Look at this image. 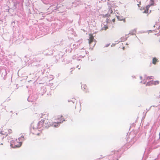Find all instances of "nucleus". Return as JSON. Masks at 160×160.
I'll return each instance as SVG.
<instances>
[{"mask_svg": "<svg viewBox=\"0 0 160 160\" xmlns=\"http://www.w3.org/2000/svg\"><path fill=\"white\" fill-rule=\"evenodd\" d=\"M38 126L39 128H48L51 126V124L48 119L44 118L39 122Z\"/></svg>", "mask_w": 160, "mask_h": 160, "instance_id": "nucleus-1", "label": "nucleus"}, {"mask_svg": "<svg viewBox=\"0 0 160 160\" xmlns=\"http://www.w3.org/2000/svg\"><path fill=\"white\" fill-rule=\"evenodd\" d=\"M12 132V130L9 128H3L1 131V134L2 135L7 136Z\"/></svg>", "mask_w": 160, "mask_h": 160, "instance_id": "nucleus-2", "label": "nucleus"}, {"mask_svg": "<svg viewBox=\"0 0 160 160\" xmlns=\"http://www.w3.org/2000/svg\"><path fill=\"white\" fill-rule=\"evenodd\" d=\"M64 121V120L62 118V116H61V117L58 118L57 122L53 123L52 125L54 127H58L60 125V123H62Z\"/></svg>", "mask_w": 160, "mask_h": 160, "instance_id": "nucleus-3", "label": "nucleus"}, {"mask_svg": "<svg viewBox=\"0 0 160 160\" xmlns=\"http://www.w3.org/2000/svg\"><path fill=\"white\" fill-rule=\"evenodd\" d=\"M11 146L13 148H19L20 147V142H19L17 139L12 141L11 143Z\"/></svg>", "mask_w": 160, "mask_h": 160, "instance_id": "nucleus-4", "label": "nucleus"}, {"mask_svg": "<svg viewBox=\"0 0 160 160\" xmlns=\"http://www.w3.org/2000/svg\"><path fill=\"white\" fill-rule=\"evenodd\" d=\"M89 38L88 39V43L90 44L92 42L94 39V38L93 35L92 34H89Z\"/></svg>", "mask_w": 160, "mask_h": 160, "instance_id": "nucleus-5", "label": "nucleus"}, {"mask_svg": "<svg viewBox=\"0 0 160 160\" xmlns=\"http://www.w3.org/2000/svg\"><path fill=\"white\" fill-rule=\"evenodd\" d=\"M150 82H151V84H152V85H156L158 84L159 83V82L158 81H152Z\"/></svg>", "mask_w": 160, "mask_h": 160, "instance_id": "nucleus-6", "label": "nucleus"}, {"mask_svg": "<svg viewBox=\"0 0 160 160\" xmlns=\"http://www.w3.org/2000/svg\"><path fill=\"white\" fill-rule=\"evenodd\" d=\"M158 62V59L156 58H154L152 59V63L154 64H155L157 62Z\"/></svg>", "mask_w": 160, "mask_h": 160, "instance_id": "nucleus-7", "label": "nucleus"}, {"mask_svg": "<svg viewBox=\"0 0 160 160\" xmlns=\"http://www.w3.org/2000/svg\"><path fill=\"white\" fill-rule=\"evenodd\" d=\"M110 15L109 14H107L104 15H103V17L104 18H105L107 17H110Z\"/></svg>", "mask_w": 160, "mask_h": 160, "instance_id": "nucleus-8", "label": "nucleus"}, {"mask_svg": "<svg viewBox=\"0 0 160 160\" xmlns=\"http://www.w3.org/2000/svg\"><path fill=\"white\" fill-rule=\"evenodd\" d=\"M108 28V27L104 26L102 28V30H106Z\"/></svg>", "mask_w": 160, "mask_h": 160, "instance_id": "nucleus-9", "label": "nucleus"}, {"mask_svg": "<svg viewBox=\"0 0 160 160\" xmlns=\"http://www.w3.org/2000/svg\"><path fill=\"white\" fill-rule=\"evenodd\" d=\"M108 12L110 14H112L113 12L112 10V9L111 8H110L108 10Z\"/></svg>", "mask_w": 160, "mask_h": 160, "instance_id": "nucleus-10", "label": "nucleus"}, {"mask_svg": "<svg viewBox=\"0 0 160 160\" xmlns=\"http://www.w3.org/2000/svg\"><path fill=\"white\" fill-rule=\"evenodd\" d=\"M150 7V5H149L146 6V10H148V11L149 8Z\"/></svg>", "mask_w": 160, "mask_h": 160, "instance_id": "nucleus-11", "label": "nucleus"}, {"mask_svg": "<svg viewBox=\"0 0 160 160\" xmlns=\"http://www.w3.org/2000/svg\"><path fill=\"white\" fill-rule=\"evenodd\" d=\"M152 76H151V77H148L147 78V79H152Z\"/></svg>", "mask_w": 160, "mask_h": 160, "instance_id": "nucleus-12", "label": "nucleus"}, {"mask_svg": "<svg viewBox=\"0 0 160 160\" xmlns=\"http://www.w3.org/2000/svg\"><path fill=\"white\" fill-rule=\"evenodd\" d=\"M148 10H145L143 12V13H148Z\"/></svg>", "mask_w": 160, "mask_h": 160, "instance_id": "nucleus-13", "label": "nucleus"}, {"mask_svg": "<svg viewBox=\"0 0 160 160\" xmlns=\"http://www.w3.org/2000/svg\"><path fill=\"white\" fill-rule=\"evenodd\" d=\"M82 86L83 87V88H84L85 89V87H86V86L85 85H82Z\"/></svg>", "mask_w": 160, "mask_h": 160, "instance_id": "nucleus-14", "label": "nucleus"}, {"mask_svg": "<svg viewBox=\"0 0 160 160\" xmlns=\"http://www.w3.org/2000/svg\"><path fill=\"white\" fill-rule=\"evenodd\" d=\"M112 21L113 22H115V18L113 19H112Z\"/></svg>", "mask_w": 160, "mask_h": 160, "instance_id": "nucleus-15", "label": "nucleus"}, {"mask_svg": "<svg viewBox=\"0 0 160 160\" xmlns=\"http://www.w3.org/2000/svg\"><path fill=\"white\" fill-rule=\"evenodd\" d=\"M123 21L124 22H125V19H123Z\"/></svg>", "mask_w": 160, "mask_h": 160, "instance_id": "nucleus-16", "label": "nucleus"}, {"mask_svg": "<svg viewBox=\"0 0 160 160\" xmlns=\"http://www.w3.org/2000/svg\"><path fill=\"white\" fill-rule=\"evenodd\" d=\"M139 4H141V2H140L139 4H138V7H140Z\"/></svg>", "mask_w": 160, "mask_h": 160, "instance_id": "nucleus-17", "label": "nucleus"}, {"mask_svg": "<svg viewBox=\"0 0 160 160\" xmlns=\"http://www.w3.org/2000/svg\"><path fill=\"white\" fill-rule=\"evenodd\" d=\"M22 138H24V137H23H23L21 136V138H22Z\"/></svg>", "mask_w": 160, "mask_h": 160, "instance_id": "nucleus-18", "label": "nucleus"}, {"mask_svg": "<svg viewBox=\"0 0 160 160\" xmlns=\"http://www.w3.org/2000/svg\"><path fill=\"white\" fill-rule=\"evenodd\" d=\"M21 145H22V142H21V144H20L21 146Z\"/></svg>", "mask_w": 160, "mask_h": 160, "instance_id": "nucleus-19", "label": "nucleus"}]
</instances>
